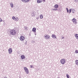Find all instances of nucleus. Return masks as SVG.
Instances as JSON below:
<instances>
[{"mask_svg":"<svg viewBox=\"0 0 78 78\" xmlns=\"http://www.w3.org/2000/svg\"><path fill=\"white\" fill-rule=\"evenodd\" d=\"M36 15V12H33L31 14V16L32 17H34Z\"/></svg>","mask_w":78,"mask_h":78,"instance_id":"nucleus-8","label":"nucleus"},{"mask_svg":"<svg viewBox=\"0 0 78 78\" xmlns=\"http://www.w3.org/2000/svg\"><path fill=\"white\" fill-rule=\"evenodd\" d=\"M2 21V19L1 18H0V22H1Z\"/></svg>","mask_w":78,"mask_h":78,"instance_id":"nucleus-27","label":"nucleus"},{"mask_svg":"<svg viewBox=\"0 0 78 78\" xmlns=\"http://www.w3.org/2000/svg\"><path fill=\"white\" fill-rule=\"evenodd\" d=\"M77 22V20L73 21V23H74V24H77V22Z\"/></svg>","mask_w":78,"mask_h":78,"instance_id":"nucleus-14","label":"nucleus"},{"mask_svg":"<svg viewBox=\"0 0 78 78\" xmlns=\"http://www.w3.org/2000/svg\"><path fill=\"white\" fill-rule=\"evenodd\" d=\"M27 27L26 28H26H25V29H27Z\"/></svg>","mask_w":78,"mask_h":78,"instance_id":"nucleus-37","label":"nucleus"},{"mask_svg":"<svg viewBox=\"0 0 78 78\" xmlns=\"http://www.w3.org/2000/svg\"><path fill=\"white\" fill-rule=\"evenodd\" d=\"M66 11H67V13H69V9H68V8H66Z\"/></svg>","mask_w":78,"mask_h":78,"instance_id":"nucleus-22","label":"nucleus"},{"mask_svg":"<svg viewBox=\"0 0 78 78\" xmlns=\"http://www.w3.org/2000/svg\"><path fill=\"white\" fill-rule=\"evenodd\" d=\"M21 58L22 59H25V55H22L21 56Z\"/></svg>","mask_w":78,"mask_h":78,"instance_id":"nucleus-12","label":"nucleus"},{"mask_svg":"<svg viewBox=\"0 0 78 78\" xmlns=\"http://www.w3.org/2000/svg\"><path fill=\"white\" fill-rule=\"evenodd\" d=\"M60 9H59V10H58V11L59 12H61V11Z\"/></svg>","mask_w":78,"mask_h":78,"instance_id":"nucleus-32","label":"nucleus"},{"mask_svg":"<svg viewBox=\"0 0 78 78\" xmlns=\"http://www.w3.org/2000/svg\"><path fill=\"white\" fill-rule=\"evenodd\" d=\"M40 19H42L43 18V16L42 15H41L40 16Z\"/></svg>","mask_w":78,"mask_h":78,"instance_id":"nucleus-20","label":"nucleus"},{"mask_svg":"<svg viewBox=\"0 0 78 78\" xmlns=\"http://www.w3.org/2000/svg\"><path fill=\"white\" fill-rule=\"evenodd\" d=\"M12 19H13V20H16V22H17V21L19 20V19H18V18L17 17H15L14 16H13L12 17Z\"/></svg>","mask_w":78,"mask_h":78,"instance_id":"nucleus-3","label":"nucleus"},{"mask_svg":"<svg viewBox=\"0 0 78 78\" xmlns=\"http://www.w3.org/2000/svg\"><path fill=\"white\" fill-rule=\"evenodd\" d=\"M76 65H78V60L76 61Z\"/></svg>","mask_w":78,"mask_h":78,"instance_id":"nucleus-16","label":"nucleus"},{"mask_svg":"<svg viewBox=\"0 0 78 78\" xmlns=\"http://www.w3.org/2000/svg\"><path fill=\"white\" fill-rule=\"evenodd\" d=\"M39 19V18L37 17L36 18V19H37V20H38V19Z\"/></svg>","mask_w":78,"mask_h":78,"instance_id":"nucleus-31","label":"nucleus"},{"mask_svg":"<svg viewBox=\"0 0 78 78\" xmlns=\"http://www.w3.org/2000/svg\"><path fill=\"white\" fill-rule=\"evenodd\" d=\"M72 12H73V13H74L75 12V10L73 9L72 11Z\"/></svg>","mask_w":78,"mask_h":78,"instance_id":"nucleus-23","label":"nucleus"},{"mask_svg":"<svg viewBox=\"0 0 78 78\" xmlns=\"http://www.w3.org/2000/svg\"><path fill=\"white\" fill-rule=\"evenodd\" d=\"M12 48H9V54H11V53H12Z\"/></svg>","mask_w":78,"mask_h":78,"instance_id":"nucleus-7","label":"nucleus"},{"mask_svg":"<svg viewBox=\"0 0 78 78\" xmlns=\"http://www.w3.org/2000/svg\"><path fill=\"white\" fill-rule=\"evenodd\" d=\"M25 45H27V41H26V42H25Z\"/></svg>","mask_w":78,"mask_h":78,"instance_id":"nucleus-28","label":"nucleus"},{"mask_svg":"<svg viewBox=\"0 0 78 78\" xmlns=\"http://www.w3.org/2000/svg\"><path fill=\"white\" fill-rule=\"evenodd\" d=\"M4 78H8L6 77H4Z\"/></svg>","mask_w":78,"mask_h":78,"instance_id":"nucleus-36","label":"nucleus"},{"mask_svg":"<svg viewBox=\"0 0 78 78\" xmlns=\"http://www.w3.org/2000/svg\"><path fill=\"white\" fill-rule=\"evenodd\" d=\"M30 68H32V66L30 65Z\"/></svg>","mask_w":78,"mask_h":78,"instance_id":"nucleus-35","label":"nucleus"},{"mask_svg":"<svg viewBox=\"0 0 78 78\" xmlns=\"http://www.w3.org/2000/svg\"><path fill=\"white\" fill-rule=\"evenodd\" d=\"M52 38H55V39H57L56 37V36L55 34H52Z\"/></svg>","mask_w":78,"mask_h":78,"instance_id":"nucleus-9","label":"nucleus"},{"mask_svg":"<svg viewBox=\"0 0 78 78\" xmlns=\"http://www.w3.org/2000/svg\"><path fill=\"white\" fill-rule=\"evenodd\" d=\"M10 34L12 36H14L16 34V31L14 29H12L10 31Z\"/></svg>","mask_w":78,"mask_h":78,"instance_id":"nucleus-1","label":"nucleus"},{"mask_svg":"<svg viewBox=\"0 0 78 78\" xmlns=\"http://www.w3.org/2000/svg\"><path fill=\"white\" fill-rule=\"evenodd\" d=\"M22 2H25V0H22Z\"/></svg>","mask_w":78,"mask_h":78,"instance_id":"nucleus-30","label":"nucleus"},{"mask_svg":"<svg viewBox=\"0 0 78 78\" xmlns=\"http://www.w3.org/2000/svg\"><path fill=\"white\" fill-rule=\"evenodd\" d=\"M44 37L46 39H48L50 38V36L48 35H44Z\"/></svg>","mask_w":78,"mask_h":78,"instance_id":"nucleus-4","label":"nucleus"},{"mask_svg":"<svg viewBox=\"0 0 78 78\" xmlns=\"http://www.w3.org/2000/svg\"><path fill=\"white\" fill-rule=\"evenodd\" d=\"M76 38H78V34H76L75 35Z\"/></svg>","mask_w":78,"mask_h":78,"instance_id":"nucleus-17","label":"nucleus"},{"mask_svg":"<svg viewBox=\"0 0 78 78\" xmlns=\"http://www.w3.org/2000/svg\"><path fill=\"white\" fill-rule=\"evenodd\" d=\"M71 11H72V9H69V14H70L71 13Z\"/></svg>","mask_w":78,"mask_h":78,"instance_id":"nucleus-24","label":"nucleus"},{"mask_svg":"<svg viewBox=\"0 0 78 78\" xmlns=\"http://www.w3.org/2000/svg\"><path fill=\"white\" fill-rule=\"evenodd\" d=\"M66 62V60L65 59H62L61 60V64H64Z\"/></svg>","mask_w":78,"mask_h":78,"instance_id":"nucleus-6","label":"nucleus"},{"mask_svg":"<svg viewBox=\"0 0 78 78\" xmlns=\"http://www.w3.org/2000/svg\"><path fill=\"white\" fill-rule=\"evenodd\" d=\"M43 0V1L44 2H45V0Z\"/></svg>","mask_w":78,"mask_h":78,"instance_id":"nucleus-33","label":"nucleus"},{"mask_svg":"<svg viewBox=\"0 0 78 78\" xmlns=\"http://www.w3.org/2000/svg\"><path fill=\"white\" fill-rule=\"evenodd\" d=\"M76 53H78V50H76L75 51Z\"/></svg>","mask_w":78,"mask_h":78,"instance_id":"nucleus-25","label":"nucleus"},{"mask_svg":"<svg viewBox=\"0 0 78 78\" xmlns=\"http://www.w3.org/2000/svg\"><path fill=\"white\" fill-rule=\"evenodd\" d=\"M24 70H25V71L26 73H27L28 74V73H29V71H28V68L26 67H24Z\"/></svg>","mask_w":78,"mask_h":78,"instance_id":"nucleus-2","label":"nucleus"},{"mask_svg":"<svg viewBox=\"0 0 78 78\" xmlns=\"http://www.w3.org/2000/svg\"><path fill=\"white\" fill-rule=\"evenodd\" d=\"M10 6L12 8H13V4H11Z\"/></svg>","mask_w":78,"mask_h":78,"instance_id":"nucleus-26","label":"nucleus"},{"mask_svg":"<svg viewBox=\"0 0 78 78\" xmlns=\"http://www.w3.org/2000/svg\"><path fill=\"white\" fill-rule=\"evenodd\" d=\"M42 0H37V3H42Z\"/></svg>","mask_w":78,"mask_h":78,"instance_id":"nucleus-10","label":"nucleus"},{"mask_svg":"<svg viewBox=\"0 0 78 78\" xmlns=\"http://www.w3.org/2000/svg\"><path fill=\"white\" fill-rule=\"evenodd\" d=\"M66 77H67V78H69V74H66Z\"/></svg>","mask_w":78,"mask_h":78,"instance_id":"nucleus-21","label":"nucleus"},{"mask_svg":"<svg viewBox=\"0 0 78 78\" xmlns=\"http://www.w3.org/2000/svg\"><path fill=\"white\" fill-rule=\"evenodd\" d=\"M36 30V28L34 27L33 28L32 31H33V32H34V33H35Z\"/></svg>","mask_w":78,"mask_h":78,"instance_id":"nucleus-11","label":"nucleus"},{"mask_svg":"<svg viewBox=\"0 0 78 78\" xmlns=\"http://www.w3.org/2000/svg\"><path fill=\"white\" fill-rule=\"evenodd\" d=\"M58 7H59V5H58V4H55L54 5V8H58Z\"/></svg>","mask_w":78,"mask_h":78,"instance_id":"nucleus-13","label":"nucleus"},{"mask_svg":"<svg viewBox=\"0 0 78 78\" xmlns=\"http://www.w3.org/2000/svg\"><path fill=\"white\" fill-rule=\"evenodd\" d=\"M30 0H25V3H28Z\"/></svg>","mask_w":78,"mask_h":78,"instance_id":"nucleus-19","label":"nucleus"},{"mask_svg":"<svg viewBox=\"0 0 78 78\" xmlns=\"http://www.w3.org/2000/svg\"><path fill=\"white\" fill-rule=\"evenodd\" d=\"M20 41H24L25 39V37L23 36H21L20 37Z\"/></svg>","mask_w":78,"mask_h":78,"instance_id":"nucleus-5","label":"nucleus"},{"mask_svg":"<svg viewBox=\"0 0 78 78\" xmlns=\"http://www.w3.org/2000/svg\"><path fill=\"white\" fill-rule=\"evenodd\" d=\"M52 11H58V9H52Z\"/></svg>","mask_w":78,"mask_h":78,"instance_id":"nucleus-15","label":"nucleus"},{"mask_svg":"<svg viewBox=\"0 0 78 78\" xmlns=\"http://www.w3.org/2000/svg\"><path fill=\"white\" fill-rule=\"evenodd\" d=\"M75 2H78V0H74Z\"/></svg>","mask_w":78,"mask_h":78,"instance_id":"nucleus-29","label":"nucleus"},{"mask_svg":"<svg viewBox=\"0 0 78 78\" xmlns=\"http://www.w3.org/2000/svg\"><path fill=\"white\" fill-rule=\"evenodd\" d=\"M12 4H12V3H10V5H12Z\"/></svg>","mask_w":78,"mask_h":78,"instance_id":"nucleus-34","label":"nucleus"},{"mask_svg":"<svg viewBox=\"0 0 78 78\" xmlns=\"http://www.w3.org/2000/svg\"><path fill=\"white\" fill-rule=\"evenodd\" d=\"M62 39H64V37H62Z\"/></svg>","mask_w":78,"mask_h":78,"instance_id":"nucleus-38","label":"nucleus"},{"mask_svg":"<svg viewBox=\"0 0 78 78\" xmlns=\"http://www.w3.org/2000/svg\"><path fill=\"white\" fill-rule=\"evenodd\" d=\"M76 20L75 18H74L72 19L73 22H74V21H75Z\"/></svg>","mask_w":78,"mask_h":78,"instance_id":"nucleus-18","label":"nucleus"}]
</instances>
